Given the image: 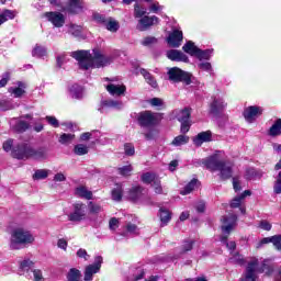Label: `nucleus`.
<instances>
[{
  "label": "nucleus",
  "mask_w": 281,
  "mask_h": 281,
  "mask_svg": "<svg viewBox=\"0 0 281 281\" xmlns=\"http://www.w3.org/2000/svg\"><path fill=\"white\" fill-rule=\"evenodd\" d=\"M78 61L80 69H100L113 63V57L103 55L100 50H93V55L89 50H76L70 54Z\"/></svg>",
  "instance_id": "1"
},
{
  "label": "nucleus",
  "mask_w": 281,
  "mask_h": 281,
  "mask_svg": "<svg viewBox=\"0 0 281 281\" xmlns=\"http://www.w3.org/2000/svg\"><path fill=\"white\" fill-rule=\"evenodd\" d=\"M35 240L34 234L30 229L18 226L10 232L9 247L12 250L25 249L29 245H33Z\"/></svg>",
  "instance_id": "2"
},
{
  "label": "nucleus",
  "mask_w": 281,
  "mask_h": 281,
  "mask_svg": "<svg viewBox=\"0 0 281 281\" xmlns=\"http://www.w3.org/2000/svg\"><path fill=\"white\" fill-rule=\"evenodd\" d=\"M272 271L273 265H271V260H263L261 267H259L258 258L252 257L248 261L240 281H258V273H267L269 276Z\"/></svg>",
  "instance_id": "3"
},
{
  "label": "nucleus",
  "mask_w": 281,
  "mask_h": 281,
  "mask_svg": "<svg viewBox=\"0 0 281 281\" xmlns=\"http://www.w3.org/2000/svg\"><path fill=\"white\" fill-rule=\"evenodd\" d=\"M14 159H47V149L45 147L34 148L27 143L18 144L13 149Z\"/></svg>",
  "instance_id": "4"
},
{
  "label": "nucleus",
  "mask_w": 281,
  "mask_h": 281,
  "mask_svg": "<svg viewBox=\"0 0 281 281\" xmlns=\"http://www.w3.org/2000/svg\"><path fill=\"white\" fill-rule=\"evenodd\" d=\"M167 76L170 82H184V85H192V75H190V72L181 70V68H170L167 72Z\"/></svg>",
  "instance_id": "5"
},
{
  "label": "nucleus",
  "mask_w": 281,
  "mask_h": 281,
  "mask_svg": "<svg viewBox=\"0 0 281 281\" xmlns=\"http://www.w3.org/2000/svg\"><path fill=\"white\" fill-rule=\"evenodd\" d=\"M68 221L71 223H82L87 221V204L76 202L72 204V212L68 214Z\"/></svg>",
  "instance_id": "6"
},
{
  "label": "nucleus",
  "mask_w": 281,
  "mask_h": 281,
  "mask_svg": "<svg viewBox=\"0 0 281 281\" xmlns=\"http://www.w3.org/2000/svg\"><path fill=\"white\" fill-rule=\"evenodd\" d=\"M33 273L34 281H45L43 277V271L41 269H34V262L30 259H24L20 262V276H25V273Z\"/></svg>",
  "instance_id": "7"
},
{
  "label": "nucleus",
  "mask_w": 281,
  "mask_h": 281,
  "mask_svg": "<svg viewBox=\"0 0 281 281\" xmlns=\"http://www.w3.org/2000/svg\"><path fill=\"white\" fill-rule=\"evenodd\" d=\"M102 262H103L102 256H97L94 258V263L86 267L83 280L85 281L93 280L94 273L100 272V269L102 268Z\"/></svg>",
  "instance_id": "8"
},
{
  "label": "nucleus",
  "mask_w": 281,
  "mask_h": 281,
  "mask_svg": "<svg viewBox=\"0 0 281 281\" xmlns=\"http://www.w3.org/2000/svg\"><path fill=\"white\" fill-rule=\"evenodd\" d=\"M227 106V103L223 100L221 97H212V101L210 103V113L211 115L218 116L223 111H225V108Z\"/></svg>",
  "instance_id": "9"
},
{
  "label": "nucleus",
  "mask_w": 281,
  "mask_h": 281,
  "mask_svg": "<svg viewBox=\"0 0 281 281\" xmlns=\"http://www.w3.org/2000/svg\"><path fill=\"white\" fill-rule=\"evenodd\" d=\"M238 221V216L231 214L227 216H224L222 218L223 225H222V232L223 234L229 235L234 227H236V223Z\"/></svg>",
  "instance_id": "10"
},
{
  "label": "nucleus",
  "mask_w": 281,
  "mask_h": 281,
  "mask_svg": "<svg viewBox=\"0 0 281 281\" xmlns=\"http://www.w3.org/2000/svg\"><path fill=\"white\" fill-rule=\"evenodd\" d=\"M202 166H205L207 170L216 171L223 164V160L218 159V155H213L201 160Z\"/></svg>",
  "instance_id": "11"
},
{
  "label": "nucleus",
  "mask_w": 281,
  "mask_h": 281,
  "mask_svg": "<svg viewBox=\"0 0 281 281\" xmlns=\"http://www.w3.org/2000/svg\"><path fill=\"white\" fill-rule=\"evenodd\" d=\"M44 16L54 27H63V25H65V15L60 12H46Z\"/></svg>",
  "instance_id": "12"
},
{
  "label": "nucleus",
  "mask_w": 281,
  "mask_h": 281,
  "mask_svg": "<svg viewBox=\"0 0 281 281\" xmlns=\"http://www.w3.org/2000/svg\"><path fill=\"white\" fill-rule=\"evenodd\" d=\"M157 23H159V18H157L156 15L154 16L144 15L138 21L137 30H139V32H146L148 27H153V25H156Z\"/></svg>",
  "instance_id": "13"
},
{
  "label": "nucleus",
  "mask_w": 281,
  "mask_h": 281,
  "mask_svg": "<svg viewBox=\"0 0 281 281\" xmlns=\"http://www.w3.org/2000/svg\"><path fill=\"white\" fill-rule=\"evenodd\" d=\"M167 43L169 47H181V43H183V32L180 30H173V32L167 37Z\"/></svg>",
  "instance_id": "14"
},
{
  "label": "nucleus",
  "mask_w": 281,
  "mask_h": 281,
  "mask_svg": "<svg viewBox=\"0 0 281 281\" xmlns=\"http://www.w3.org/2000/svg\"><path fill=\"white\" fill-rule=\"evenodd\" d=\"M139 126L148 127L157 124V117L151 112H143L138 116Z\"/></svg>",
  "instance_id": "15"
},
{
  "label": "nucleus",
  "mask_w": 281,
  "mask_h": 281,
  "mask_svg": "<svg viewBox=\"0 0 281 281\" xmlns=\"http://www.w3.org/2000/svg\"><path fill=\"white\" fill-rule=\"evenodd\" d=\"M167 58L176 63H190V58L181 50L170 49L167 52Z\"/></svg>",
  "instance_id": "16"
},
{
  "label": "nucleus",
  "mask_w": 281,
  "mask_h": 281,
  "mask_svg": "<svg viewBox=\"0 0 281 281\" xmlns=\"http://www.w3.org/2000/svg\"><path fill=\"white\" fill-rule=\"evenodd\" d=\"M258 115H262V108L260 106L251 105L244 111V117L247 122H254Z\"/></svg>",
  "instance_id": "17"
},
{
  "label": "nucleus",
  "mask_w": 281,
  "mask_h": 281,
  "mask_svg": "<svg viewBox=\"0 0 281 281\" xmlns=\"http://www.w3.org/2000/svg\"><path fill=\"white\" fill-rule=\"evenodd\" d=\"M11 128L15 131V133H25L30 128V123L24 121L23 119H13L10 121Z\"/></svg>",
  "instance_id": "18"
},
{
  "label": "nucleus",
  "mask_w": 281,
  "mask_h": 281,
  "mask_svg": "<svg viewBox=\"0 0 281 281\" xmlns=\"http://www.w3.org/2000/svg\"><path fill=\"white\" fill-rule=\"evenodd\" d=\"M106 91L110 93V95L120 98V95H124V93H126V86L110 83L106 86Z\"/></svg>",
  "instance_id": "19"
},
{
  "label": "nucleus",
  "mask_w": 281,
  "mask_h": 281,
  "mask_svg": "<svg viewBox=\"0 0 281 281\" xmlns=\"http://www.w3.org/2000/svg\"><path fill=\"white\" fill-rule=\"evenodd\" d=\"M232 168H233L232 162L222 161V166L217 169L220 171L221 179L223 180L232 179V175H233Z\"/></svg>",
  "instance_id": "20"
},
{
  "label": "nucleus",
  "mask_w": 281,
  "mask_h": 281,
  "mask_svg": "<svg viewBox=\"0 0 281 281\" xmlns=\"http://www.w3.org/2000/svg\"><path fill=\"white\" fill-rule=\"evenodd\" d=\"M204 142H212V132H201L193 138L194 146H203Z\"/></svg>",
  "instance_id": "21"
},
{
  "label": "nucleus",
  "mask_w": 281,
  "mask_h": 281,
  "mask_svg": "<svg viewBox=\"0 0 281 281\" xmlns=\"http://www.w3.org/2000/svg\"><path fill=\"white\" fill-rule=\"evenodd\" d=\"M124 103L122 101L109 99L101 102V108L99 109V111H101V113H104V109H122Z\"/></svg>",
  "instance_id": "22"
},
{
  "label": "nucleus",
  "mask_w": 281,
  "mask_h": 281,
  "mask_svg": "<svg viewBox=\"0 0 281 281\" xmlns=\"http://www.w3.org/2000/svg\"><path fill=\"white\" fill-rule=\"evenodd\" d=\"M68 7H67V12L70 14H80L82 10H85V7L82 5V2L80 0H68Z\"/></svg>",
  "instance_id": "23"
},
{
  "label": "nucleus",
  "mask_w": 281,
  "mask_h": 281,
  "mask_svg": "<svg viewBox=\"0 0 281 281\" xmlns=\"http://www.w3.org/2000/svg\"><path fill=\"white\" fill-rule=\"evenodd\" d=\"M69 93H70V97L74 98L75 100H82V98H85V89L77 83L70 87Z\"/></svg>",
  "instance_id": "24"
},
{
  "label": "nucleus",
  "mask_w": 281,
  "mask_h": 281,
  "mask_svg": "<svg viewBox=\"0 0 281 281\" xmlns=\"http://www.w3.org/2000/svg\"><path fill=\"white\" fill-rule=\"evenodd\" d=\"M173 115L178 122H190L191 112L190 109L184 108L183 110H176Z\"/></svg>",
  "instance_id": "25"
},
{
  "label": "nucleus",
  "mask_w": 281,
  "mask_h": 281,
  "mask_svg": "<svg viewBox=\"0 0 281 281\" xmlns=\"http://www.w3.org/2000/svg\"><path fill=\"white\" fill-rule=\"evenodd\" d=\"M18 12L15 10L5 9L0 13V25L8 21H12L16 18Z\"/></svg>",
  "instance_id": "26"
},
{
  "label": "nucleus",
  "mask_w": 281,
  "mask_h": 281,
  "mask_svg": "<svg viewBox=\"0 0 281 281\" xmlns=\"http://www.w3.org/2000/svg\"><path fill=\"white\" fill-rule=\"evenodd\" d=\"M9 93H13L14 98H21L25 93V83L18 81V87L9 88Z\"/></svg>",
  "instance_id": "27"
},
{
  "label": "nucleus",
  "mask_w": 281,
  "mask_h": 281,
  "mask_svg": "<svg viewBox=\"0 0 281 281\" xmlns=\"http://www.w3.org/2000/svg\"><path fill=\"white\" fill-rule=\"evenodd\" d=\"M76 194L81 199H87V201H91L93 199V192L89 191L87 187H78L76 189Z\"/></svg>",
  "instance_id": "28"
},
{
  "label": "nucleus",
  "mask_w": 281,
  "mask_h": 281,
  "mask_svg": "<svg viewBox=\"0 0 281 281\" xmlns=\"http://www.w3.org/2000/svg\"><path fill=\"white\" fill-rule=\"evenodd\" d=\"M212 54H214V49L212 48L204 49V50L201 48H198L195 58H198V60H210V58H212Z\"/></svg>",
  "instance_id": "29"
},
{
  "label": "nucleus",
  "mask_w": 281,
  "mask_h": 281,
  "mask_svg": "<svg viewBox=\"0 0 281 281\" xmlns=\"http://www.w3.org/2000/svg\"><path fill=\"white\" fill-rule=\"evenodd\" d=\"M268 135H270V137H278L281 135V119L274 121L272 126L269 128Z\"/></svg>",
  "instance_id": "30"
},
{
  "label": "nucleus",
  "mask_w": 281,
  "mask_h": 281,
  "mask_svg": "<svg viewBox=\"0 0 281 281\" xmlns=\"http://www.w3.org/2000/svg\"><path fill=\"white\" fill-rule=\"evenodd\" d=\"M182 49L186 54H189V56H196V54L199 52V47H196V45H194V42H192V41L187 42L182 46Z\"/></svg>",
  "instance_id": "31"
},
{
  "label": "nucleus",
  "mask_w": 281,
  "mask_h": 281,
  "mask_svg": "<svg viewBox=\"0 0 281 281\" xmlns=\"http://www.w3.org/2000/svg\"><path fill=\"white\" fill-rule=\"evenodd\" d=\"M140 74L145 78L147 85L153 87V89H157V80L155 79V77H153V75H150V72H148L146 69H140Z\"/></svg>",
  "instance_id": "32"
},
{
  "label": "nucleus",
  "mask_w": 281,
  "mask_h": 281,
  "mask_svg": "<svg viewBox=\"0 0 281 281\" xmlns=\"http://www.w3.org/2000/svg\"><path fill=\"white\" fill-rule=\"evenodd\" d=\"M66 278L68 281H80V279L82 278V273L80 272V270L71 268L68 271Z\"/></svg>",
  "instance_id": "33"
},
{
  "label": "nucleus",
  "mask_w": 281,
  "mask_h": 281,
  "mask_svg": "<svg viewBox=\"0 0 281 281\" xmlns=\"http://www.w3.org/2000/svg\"><path fill=\"white\" fill-rule=\"evenodd\" d=\"M109 32H117L120 30V23L117 21L113 20V18H109L105 21V24H103Z\"/></svg>",
  "instance_id": "34"
},
{
  "label": "nucleus",
  "mask_w": 281,
  "mask_h": 281,
  "mask_svg": "<svg viewBox=\"0 0 281 281\" xmlns=\"http://www.w3.org/2000/svg\"><path fill=\"white\" fill-rule=\"evenodd\" d=\"M188 142H190V136L179 135L173 138L171 144L172 146H186Z\"/></svg>",
  "instance_id": "35"
},
{
  "label": "nucleus",
  "mask_w": 281,
  "mask_h": 281,
  "mask_svg": "<svg viewBox=\"0 0 281 281\" xmlns=\"http://www.w3.org/2000/svg\"><path fill=\"white\" fill-rule=\"evenodd\" d=\"M49 177V170L47 169H37L35 173L33 175V179L35 181H41L43 179H47Z\"/></svg>",
  "instance_id": "36"
},
{
  "label": "nucleus",
  "mask_w": 281,
  "mask_h": 281,
  "mask_svg": "<svg viewBox=\"0 0 281 281\" xmlns=\"http://www.w3.org/2000/svg\"><path fill=\"white\" fill-rule=\"evenodd\" d=\"M159 212H160V221L162 225H168L170 218H172L170 211L161 207Z\"/></svg>",
  "instance_id": "37"
},
{
  "label": "nucleus",
  "mask_w": 281,
  "mask_h": 281,
  "mask_svg": "<svg viewBox=\"0 0 281 281\" xmlns=\"http://www.w3.org/2000/svg\"><path fill=\"white\" fill-rule=\"evenodd\" d=\"M142 196V187H134L130 190L128 198L131 201H137Z\"/></svg>",
  "instance_id": "38"
},
{
  "label": "nucleus",
  "mask_w": 281,
  "mask_h": 281,
  "mask_svg": "<svg viewBox=\"0 0 281 281\" xmlns=\"http://www.w3.org/2000/svg\"><path fill=\"white\" fill-rule=\"evenodd\" d=\"M157 179H159L157 177V175L153 173V172H146L142 176V181L143 183H151L154 184L155 181H157Z\"/></svg>",
  "instance_id": "39"
},
{
  "label": "nucleus",
  "mask_w": 281,
  "mask_h": 281,
  "mask_svg": "<svg viewBox=\"0 0 281 281\" xmlns=\"http://www.w3.org/2000/svg\"><path fill=\"white\" fill-rule=\"evenodd\" d=\"M196 179H192L182 191H180V194H182L183 196H186V194H190V192H192L195 188H196Z\"/></svg>",
  "instance_id": "40"
},
{
  "label": "nucleus",
  "mask_w": 281,
  "mask_h": 281,
  "mask_svg": "<svg viewBox=\"0 0 281 281\" xmlns=\"http://www.w3.org/2000/svg\"><path fill=\"white\" fill-rule=\"evenodd\" d=\"M32 56L36 58H43V56H47V48L43 46H35L32 52Z\"/></svg>",
  "instance_id": "41"
},
{
  "label": "nucleus",
  "mask_w": 281,
  "mask_h": 281,
  "mask_svg": "<svg viewBox=\"0 0 281 281\" xmlns=\"http://www.w3.org/2000/svg\"><path fill=\"white\" fill-rule=\"evenodd\" d=\"M273 194H281V170H280L279 173L274 177Z\"/></svg>",
  "instance_id": "42"
},
{
  "label": "nucleus",
  "mask_w": 281,
  "mask_h": 281,
  "mask_svg": "<svg viewBox=\"0 0 281 281\" xmlns=\"http://www.w3.org/2000/svg\"><path fill=\"white\" fill-rule=\"evenodd\" d=\"M122 184H116V187L112 190V199L113 201H122Z\"/></svg>",
  "instance_id": "43"
},
{
  "label": "nucleus",
  "mask_w": 281,
  "mask_h": 281,
  "mask_svg": "<svg viewBox=\"0 0 281 281\" xmlns=\"http://www.w3.org/2000/svg\"><path fill=\"white\" fill-rule=\"evenodd\" d=\"M74 153L75 155H79V156L87 155L89 153V146L85 144H78L75 146Z\"/></svg>",
  "instance_id": "44"
},
{
  "label": "nucleus",
  "mask_w": 281,
  "mask_h": 281,
  "mask_svg": "<svg viewBox=\"0 0 281 281\" xmlns=\"http://www.w3.org/2000/svg\"><path fill=\"white\" fill-rule=\"evenodd\" d=\"M68 34H71L72 36H80L82 34V26L69 24Z\"/></svg>",
  "instance_id": "45"
},
{
  "label": "nucleus",
  "mask_w": 281,
  "mask_h": 281,
  "mask_svg": "<svg viewBox=\"0 0 281 281\" xmlns=\"http://www.w3.org/2000/svg\"><path fill=\"white\" fill-rule=\"evenodd\" d=\"M140 45H143V47H150L153 45H157V37L155 36L144 37L140 42Z\"/></svg>",
  "instance_id": "46"
},
{
  "label": "nucleus",
  "mask_w": 281,
  "mask_h": 281,
  "mask_svg": "<svg viewBox=\"0 0 281 281\" xmlns=\"http://www.w3.org/2000/svg\"><path fill=\"white\" fill-rule=\"evenodd\" d=\"M192 247H194V240L192 239L184 240L181 246V254H188V251H192Z\"/></svg>",
  "instance_id": "47"
},
{
  "label": "nucleus",
  "mask_w": 281,
  "mask_h": 281,
  "mask_svg": "<svg viewBox=\"0 0 281 281\" xmlns=\"http://www.w3.org/2000/svg\"><path fill=\"white\" fill-rule=\"evenodd\" d=\"M16 146H19V145L14 146V139H8L3 143L2 148H3V150H5V153H10V150H12L11 155H13L14 149L16 148Z\"/></svg>",
  "instance_id": "48"
},
{
  "label": "nucleus",
  "mask_w": 281,
  "mask_h": 281,
  "mask_svg": "<svg viewBox=\"0 0 281 281\" xmlns=\"http://www.w3.org/2000/svg\"><path fill=\"white\" fill-rule=\"evenodd\" d=\"M119 175L122 177H131V173L133 172V166L126 165L117 169Z\"/></svg>",
  "instance_id": "49"
},
{
  "label": "nucleus",
  "mask_w": 281,
  "mask_h": 281,
  "mask_svg": "<svg viewBox=\"0 0 281 281\" xmlns=\"http://www.w3.org/2000/svg\"><path fill=\"white\" fill-rule=\"evenodd\" d=\"M15 106L16 105L12 104L9 100H0V111H10V109H14Z\"/></svg>",
  "instance_id": "50"
},
{
  "label": "nucleus",
  "mask_w": 281,
  "mask_h": 281,
  "mask_svg": "<svg viewBox=\"0 0 281 281\" xmlns=\"http://www.w3.org/2000/svg\"><path fill=\"white\" fill-rule=\"evenodd\" d=\"M88 209L90 214H100V212H102V206L93 202H89Z\"/></svg>",
  "instance_id": "51"
},
{
  "label": "nucleus",
  "mask_w": 281,
  "mask_h": 281,
  "mask_svg": "<svg viewBox=\"0 0 281 281\" xmlns=\"http://www.w3.org/2000/svg\"><path fill=\"white\" fill-rule=\"evenodd\" d=\"M221 243H223L229 251H235L236 250V241H227V236L223 235L221 237Z\"/></svg>",
  "instance_id": "52"
},
{
  "label": "nucleus",
  "mask_w": 281,
  "mask_h": 281,
  "mask_svg": "<svg viewBox=\"0 0 281 281\" xmlns=\"http://www.w3.org/2000/svg\"><path fill=\"white\" fill-rule=\"evenodd\" d=\"M74 137H76L74 134H61L59 137V144H71V142H74Z\"/></svg>",
  "instance_id": "53"
},
{
  "label": "nucleus",
  "mask_w": 281,
  "mask_h": 281,
  "mask_svg": "<svg viewBox=\"0 0 281 281\" xmlns=\"http://www.w3.org/2000/svg\"><path fill=\"white\" fill-rule=\"evenodd\" d=\"M151 186L156 194H166V192H164V188L161 187V180H159V178L155 180Z\"/></svg>",
  "instance_id": "54"
},
{
  "label": "nucleus",
  "mask_w": 281,
  "mask_h": 281,
  "mask_svg": "<svg viewBox=\"0 0 281 281\" xmlns=\"http://www.w3.org/2000/svg\"><path fill=\"white\" fill-rule=\"evenodd\" d=\"M231 262H234L235 265H245V259L243 258V255L236 252L229 258Z\"/></svg>",
  "instance_id": "55"
},
{
  "label": "nucleus",
  "mask_w": 281,
  "mask_h": 281,
  "mask_svg": "<svg viewBox=\"0 0 281 281\" xmlns=\"http://www.w3.org/2000/svg\"><path fill=\"white\" fill-rule=\"evenodd\" d=\"M271 243L278 251H281V234L271 236Z\"/></svg>",
  "instance_id": "56"
},
{
  "label": "nucleus",
  "mask_w": 281,
  "mask_h": 281,
  "mask_svg": "<svg viewBox=\"0 0 281 281\" xmlns=\"http://www.w3.org/2000/svg\"><path fill=\"white\" fill-rule=\"evenodd\" d=\"M134 14L136 19H142V16L146 14V10L144 9V7H140L139 4H135Z\"/></svg>",
  "instance_id": "57"
},
{
  "label": "nucleus",
  "mask_w": 281,
  "mask_h": 281,
  "mask_svg": "<svg viewBox=\"0 0 281 281\" xmlns=\"http://www.w3.org/2000/svg\"><path fill=\"white\" fill-rule=\"evenodd\" d=\"M126 232L127 234H134L135 236H137V234H139V228L137 227V225L128 223L126 225Z\"/></svg>",
  "instance_id": "58"
},
{
  "label": "nucleus",
  "mask_w": 281,
  "mask_h": 281,
  "mask_svg": "<svg viewBox=\"0 0 281 281\" xmlns=\"http://www.w3.org/2000/svg\"><path fill=\"white\" fill-rule=\"evenodd\" d=\"M124 150L125 155H127L128 157H133V155H135V146H133V144L131 143H126L124 145Z\"/></svg>",
  "instance_id": "59"
},
{
  "label": "nucleus",
  "mask_w": 281,
  "mask_h": 281,
  "mask_svg": "<svg viewBox=\"0 0 281 281\" xmlns=\"http://www.w3.org/2000/svg\"><path fill=\"white\" fill-rule=\"evenodd\" d=\"M92 18L97 23H101L102 25H105L106 21L109 20L100 13H93Z\"/></svg>",
  "instance_id": "60"
},
{
  "label": "nucleus",
  "mask_w": 281,
  "mask_h": 281,
  "mask_svg": "<svg viewBox=\"0 0 281 281\" xmlns=\"http://www.w3.org/2000/svg\"><path fill=\"white\" fill-rule=\"evenodd\" d=\"M243 201L244 200L240 198V195L235 196L231 202V207H240V205H243Z\"/></svg>",
  "instance_id": "61"
},
{
  "label": "nucleus",
  "mask_w": 281,
  "mask_h": 281,
  "mask_svg": "<svg viewBox=\"0 0 281 281\" xmlns=\"http://www.w3.org/2000/svg\"><path fill=\"white\" fill-rule=\"evenodd\" d=\"M180 123H181L180 131L181 133H183V135H186V133L190 131V126H192V124L190 123V121H182Z\"/></svg>",
  "instance_id": "62"
},
{
  "label": "nucleus",
  "mask_w": 281,
  "mask_h": 281,
  "mask_svg": "<svg viewBox=\"0 0 281 281\" xmlns=\"http://www.w3.org/2000/svg\"><path fill=\"white\" fill-rule=\"evenodd\" d=\"M198 67L202 69V71H212V64L210 61L200 63Z\"/></svg>",
  "instance_id": "63"
},
{
  "label": "nucleus",
  "mask_w": 281,
  "mask_h": 281,
  "mask_svg": "<svg viewBox=\"0 0 281 281\" xmlns=\"http://www.w3.org/2000/svg\"><path fill=\"white\" fill-rule=\"evenodd\" d=\"M46 121L48 122V124H50V126H54V128H58V126H60V124L56 120V116H46Z\"/></svg>",
  "instance_id": "64"
}]
</instances>
